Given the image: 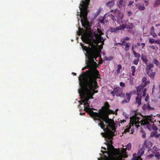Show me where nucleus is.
<instances>
[{
  "mask_svg": "<svg viewBox=\"0 0 160 160\" xmlns=\"http://www.w3.org/2000/svg\"><path fill=\"white\" fill-rule=\"evenodd\" d=\"M147 90L146 88H144L143 91V93L142 96L141 94H139L138 93L137 94V96L136 97V100H141V99H143V97H145L146 95V91Z\"/></svg>",
  "mask_w": 160,
  "mask_h": 160,
  "instance_id": "4468645a",
  "label": "nucleus"
},
{
  "mask_svg": "<svg viewBox=\"0 0 160 160\" xmlns=\"http://www.w3.org/2000/svg\"><path fill=\"white\" fill-rule=\"evenodd\" d=\"M146 80H147V78L146 77H144L142 78V80L143 82H146Z\"/></svg>",
  "mask_w": 160,
  "mask_h": 160,
  "instance_id": "de8ad7c7",
  "label": "nucleus"
},
{
  "mask_svg": "<svg viewBox=\"0 0 160 160\" xmlns=\"http://www.w3.org/2000/svg\"><path fill=\"white\" fill-rule=\"evenodd\" d=\"M142 61L144 62L147 65V67L146 68L145 71L147 74L152 79H154L156 72L153 69L154 65L152 63H150L148 64L147 62L148 61V59L146 58H144L143 57H141Z\"/></svg>",
  "mask_w": 160,
  "mask_h": 160,
  "instance_id": "423d86ee",
  "label": "nucleus"
},
{
  "mask_svg": "<svg viewBox=\"0 0 160 160\" xmlns=\"http://www.w3.org/2000/svg\"><path fill=\"white\" fill-rule=\"evenodd\" d=\"M155 40L153 38H150L149 39V42L152 44L155 42Z\"/></svg>",
  "mask_w": 160,
  "mask_h": 160,
  "instance_id": "e433bc0d",
  "label": "nucleus"
},
{
  "mask_svg": "<svg viewBox=\"0 0 160 160\" xmlns=\"http://www.w3.org/2000/svg\"><path fill=\"white\" fill-rule=\"evenodd\" d=\"M103 130L106 132L105 134L102 133L104 134L103 137L108 142L106 143L109 153L116 160H122L123 156H126L125 150L124 149L122 150L120 148L115 149L112 145V139L114 133L113 130L110 127H105Z\"/></svg>",
  "mask_w": 160,
  "mask_h": 160,
  "instance_id": "20e7f679",
  "label": "nucleus"
},
{
  "mask_svg": "<svg viewBox=\"0 0 160 160\" xmlns=\"http://www.w3.org/2000/svg\"><path fill=\"white\" fill-rule=\"evenodd\" d=\"M120 86L122 88H124L125 86V84L124 82H121L120 83Z\"/></svg>",
  "mask_w": 160,
  "mask_h": 160,
  "instance_id": "4c0bfd02",
  "label": "nucleus"
},
{
  "mask_svg": "<svg viewBox=\"0 0 160 160\" xmlns=\"http://www.w3.org/2000/svg\"><path fill=\"white\" fill-rule=\"evenodd\" d=\"M160 4V0H157L154 3L153 6L154 7H156Z\"/></svg>",
  "mask_w": 160,
  "mask_h": 160,
  "instance_id": "c85d7f7f",
  "label": "nucleus"
},
{
  "mask_svg": "<svg viewBox=\"0 0 160 160\" xmlns=\"http://www.w3.org/2000/svg\"><path fill=\"white\" fill-rule=\"evenodd\" d=\"M155 86L154 85L153 86V88H152V93H153V92H154V89H155Z\"/></svg>",
  "mask_w": 160,
  "mask_h": 160,
  "instance_id": "5fc2aeb1",
  "label": "nucleus"
},
{
  "mask_svg": "<svg viewBox=\"0 0 160 160\" xmlns=\"http://www.w3.org/2000/svg\"><path fill=\"white\" fill-rule=\"evenodd\" d=\"M110 111L111 113H112V114H114L115 113L112 110H110Z\"/></svg>",
  "mask_w": 160,
  "mask_h": 160,
  "instance_id": "052dcab7",
  "label": "nucleus"
},
{
  "mask_svg": "<svg viewBox=\"0 0 160 160\" xmlns=\"http://www.w3.org/2000/svg\"><path fill=\"white\" fill-rule=\"evenodd\" d=\"M145 125H146L147 128L149 130H151L152 129L154 131L158 130V128L154 123L152 124L150 123V124H148Z\"/></svg>",
  "mask_w": 160,
  "mask_h": 160,
  "instance_id": "f8f14e48",
  "label": "nucleus"
},
{
  "mask_svg": "<svg viewBox=\"0 0 160 160\" xmlns=\"http://www.w3.org/2000/svg\"><path fill=\"white\" fill-rule=\"evenodd\" d=\"M129 128H127V129H125V131L126 132H128V131H129Z\"/></svg>",
  "mask_w": 160,
  "mask_h": 160,
  "instance_id": "69168bd1",
  "label": "nucleus"
},
{
  "mask_svg": "<svg viewBox=\"0 0 160 160\" xmlns=\"http://www.w3.org/2000/svg\"><path fill=\"white\" fill-rule=\"evenodd\" d=\"M126 43V42L125 41H122V43L118 42L117 43L118 44H119L121 46H124L125 44Z\"/></svg>",
  "mask_w": 160,
  "mask_h": 160,
  "instance_id": "f704fd0d",
  "label": "nucleus"
},
{
  "mask_svg": "<svg viewBox=\"0 0 160 160\" xmlns=\"http://www.w3.org/2000/svg\"><path fill=\"white\" fill-rule=\"evenodd\" d=\"M154 43L160 45V41L158 40H155Z\"/></svg>",
  "mask_w": 160,
  "mask_h": 160,
  "instance_id": "a18cd8bd",
  "label": "nucleus"
},
{
  "mask_svg": "<svg viewBox=\"0 0 160 160\" xmlns=\"http://www.w3.org/2000/svg\"><path fill=\"white\" fill-rule=\"evenodd\" d=\"M155 156L158 159L160 158V155L158 153H157L155 155Z\"/></svg>",
  "mask_w": 160,
  "mask_h": 160,
  "instance_id": "58836bf2",
  "label": "nucleus"
},
{
  "mask_svg": "<svg viewBox=\"0 0 160 160\" xmlns=\"http://www.w3.org/2000/svg\"><path fill=\"white\" fill-rule=\"evenodd\" d=\"M136 103H137L138 105L139 106L141 104V101H136Z\"/></svg>",
  "mask_w": 160,
  "mask_h": 160,
  "instance_id": "37998d69",
  "label": "nucleus"
},
{
  "mask_svg": "<svg viewBox=\"0 0 160 160\" xmlns=\"http://www.w3.org/2000/svg\"><path fill=\"white\" fill-rule=\"evenodd\" d=\"M145 8L144 7V6L143 5H139V9L140 10H144L145 9Z\"/></svg>",
  "mask_w": 160,
  "mask_h": 160,
  "instance_id": "473e14b6",
  "label": "nucleus"
},
{
  "mask_svg": "<svg viewBox=\"0 0 160 160\" xmlns=\"http://www.w3.org/2000/svg\"><path fill=\"white\" fill-rule=\"evenodd\" d=\"M135 155H136L135 153H134L133 154V158L132 160H142L141 158V157L139 156H135Z\"/></svg>",
  "mask_w": 160,
  "mask_h": 160,
  "instance_id": "5701e85b",
  "label": "nucleus"
},
{
  "mask_svg": "<svg viewBox=\"0 0 160 160\" xmlns=\"http://www.w3.org/2000/svg\"><path fill=\"white\" fill-rule=\"evenodd\" d=\"M149 47L151 48H152V49H153V50H155V47L154 46H153V45Z\"/></svg>",
  "mask_w": 160,
  "mask_h": 160,
  "instance_id": "09e8293b",
  "label": "nucleus"
},
{
  "mask_svg": "<svg viewBox=\"0 0 160 160\" xmlns=\"http://www.w3.org/2000/svg\"><path fill=\"white\" fill-rule=\"evenodd\" d=\"M155 26L156 27H158V26H160V24H156L155 25Z\"/></svg>",
  "mask_w": 160,
  "mask_h": 160,
  "instance_id": "774afa93",
  "label": "nucleus"
},
{
  "mask_svg": "<svg viewBox=\"0 0 160 160\" xmlns=\"http://www.w3.org/2000/svg\"><path fill=\"white\" fill-rule=\"evenodd\" d=\"M113 91H114L115 94L117 97H122L123 94L122 90L120 87L114 88Z\"/></svg>",
  "mask_w": 160,
  "mask_h": 160,
  "instance_id": "9d476101",
  "label": "nucleus"
},
{
  "mask_svg": "<svg viewBox=\"0 0 160 160\" xmlns=\"http://www.w3.org/2000/svg\"><path fill=\"white\" fill-rule=\"evenodd\" d=\"M155 121L153 117H152V115H151L147 116H145L144 118L141 120V123L142 125H144L148 124H152Z\"/></svg>",
  "mask_w": 160,
  "mask_h": 160,
  "instance_id": "0eeeda50",
  "label": "nucleus"
},
{
  "mask_svg": "<svg viewBox=\"0 0 160 160\" xmlns=\"http://www.w3.org/2000/svg\"><path fill=\"white\" fill-rule=\"evenodd\" d=\"M126 44H125V51H128L129 50V47L130 46V42H128L126 43Z\"/></svg>",
  "mask_w": 160,
  "mask_h": 160,
  "instance_id": "393cba45",
  "label": "nucleus"
},
{
  "mask_svg": "<svg viewBox=\"0 0 160 160\" xmlns=\"http://www.w3.org/2000/svg\"><path fill=\"white\" fill-rule=\"evenodd\" d=\"M117 29H118V30H122V28H121V26L120 25V26L117 27Z\"/></svg>",
  "mask_w": 160,
  "mask_h": 160,
  "instance_id": "3c124183",
  "label": "nucleus"
},
{
  "mask_svg": "<svg viewBox=\"0 0 160 160\" xmlns=\"http://www.w3.org/2000/svg\"><path fill=\"white\" fill-rule=\"evenodd\" d=\"M88 66L82 68V70L86 68L89 69L82 74L80 75L78 78L79 85L81 88L78 90L81 100H89L93 98L94 94L97 93L98 88L97 79L100 78V75L99 71L96 69L88 68Z\"/></svg>",
  "mask_w": 160,
  "mask_h": 160,
  "instance_id": "f257e3e1",
  "label": "nucleus"
},
{
  "mask_svg": "<svg viewBox=\"0 0 160 160\" xmlns=\"http://www.w3.org/2000/svg\"><path fill=\"white\" fill-rule=\"evenodd\" d=\"M121 27L122 30L124 29L126 27V26L125 24H122V25H120Z\"/></svg>",
  "mask_w": 160,
  "mask_h": 160,
  "instance_id": "a19ab883",
  "label": "nucleus"
},
{
  "mask_svg": "<svg viewBox=\"0 0 160 160\" xmlns=\"http://www.w3.org/2000/svg\"><path fill=\"white\" fill-rule=\"evenodd\" d=\"M136 68L135 66H132L131 67V71L132 72V75L133 76H135V72L136 71Z\"/></svg>",
  "mask_w": 160,
  "mask_h": 160,
  "instance_id": "b1692460",
  "label": "nucleus"
},
{
  "mask_svg": "<svg viewBox=\"0 0 160 160\" xmlns=\"http://www.w3.org/2000/svg\"><path fill=\"white\" fill-rule=\"evenodd\" d=\"M111 32H115L118 30V29H117V27L116 28H112L111 29Z\"/></svg>",
  "mask_w": 160,
  "mask_h": 160,
  "instance_id": "c9c22d12",
  "label": "nucleus"
},
{
  "mask_svg": "<svg viewBox=\"0 0 160 160\" xmlns=\"http://www.w3.org/2000/svg\"><path fill=\"white\" fill-rule=\"evenodd\" d=\"M84 31V30L83 29L79 28L78 31L77 32V33L78 35H80L83 33Z\"/></svg>",
  "mask_w": 160,
  "mask_h": 160,
  "instance_id": "aec40b11",
  "label": "nucleus"
},
{
  "mask_svg": "<svg viewBox=\"0 0 160 160\" xmlns=\"http://www.w3.org/2000/svg\"><path fill=\"white\" fill-rule=\"evenodd\" d=\"M92 59L91 60H90L88 61L87 63V65L88 66V68H91L93 66H96L97 65V63L96 62L94 61L93 60L94 58H91Z\"/></svg>",
  "mask_w": 160,
  "mask_h": 160,
  "instance_id": "9b49d317",
  "label": "nucleus"
},
{
  "mask_svg": "<svg viewBox=\"0 0 160 160\" xmlns=\"http://www.w3.org/2000/svg\"><path fill=\"white\" fill-rule=\"evenodd\" d=\"M141 44L142 45V48H143L144 46H145V44L144 43H141Z\"/></svg>",
  "mask_w": 160,
  "mask_h": 160,
  "instance_id": "864d4df0",
  "label": "nucleus"
},
{
  "mask_svg": "<svg viewBox=\"0 0 160 160\" xmlns=\"http://www.w3.org/2000/svg\"><path fill=\"white\" fill-rule=\"evenodd\" d=\"M122 68V66L121 64H119L118 65V69L117 70V74H119L120 72V70Z\"/></svg>",
  "mask_w": 160,
  "mask_h": 160,
  "instance_id": "7c9ffc66",
  "label": "nucleus"
},
{
  "mask_svg": "<svg viewBox=\"0 0 160 160\" xmlns=\"http://www.w3.org/2000/svg\"><path fill=\"white\" fill-rule=\"evenodd\" d=\"M102 148L103 149H104V150H106V148H104L103 147H102Z\"/></svg>",
  "mask_w": 160,
  "mask_h": 160,
  "instance_id": "338daca9",
  "label": "nucleus"
},
{
  "mask_svg": "<svg viewBox=\"0 0 160 160\" xmlns=\"http://www.w3.org/2000/svg\"><path fill=\"white\" fill-rule=\"evenodd\" d=\"M156 149H157V148H156V147H154L153 148V150H155L156 151H157V150H156Z\"/></svg>",
  "mask_w": 160,
  "mask_h": 160,
  "instance_id": "13d9d810",
  "label": "nucleus"
},
{
  "mask_svg": "<svg viewBox=\"0 0 160 160\" xmlns=\"http://www.w3.org/2000/svg\"><path fill=\"white\" fill-rule=\"evenodd\" d=\"M124 0H120L118 2V7H119V5H121L122 3L123 2H125V1H123Z\"/></svg>",
  "mask_w": 160,
  "mask_h": 160,
  "instance_id": "72a5a7b5",
  "label": "nucleus"
},
{
  "mask_svg": "<svg viewBox=\"0 0 160 160\" xmlns=\"http://www.w3.org/2000/svg\"><path fill=\"white\" fill-rule=\"evenodd\" d=\"M143 89V86L142 85H140L138 86L137 88V92L138 93H139L142 91Z\"/></svg>",
  "mask_w": 160,
  "mask_h": 160,
  "instance_id": "4be33fe9",
  "label": "nucleus"
},
{
  "mask_svg": "<svg viewBox=\"0 0 160 160\" xmlns=\"http://www.w3.org/2000/svg\"><path fill=\"white\" fill-rule=\"evenodd\" d=\"M142 86H143V88H144L147 85V83L146 82H145L143 84L142 83Z\"/></svg>",
  "mask_w": 160,
  "mask_h": 160,
  "instance_id": "8fccbe9b",
  "label": "nucleus"
},
{
  "mask_svg": "<svg viewBox=\"0 0 160 160\" xmlns=\"http://www.w3.org/2000/svg\"><path fill=\"white\" fill-rule=\"evenodd\" d=\"M80 45L81 46L82 48V47H83V46H85L82 43H80Z\"/></svg>",
  "mask_w": 160,
  "mask_h": 160,
  "instance_id": "bf43d9fd",
  "label": "nucleus"
},
{
  "mask_svg": "<svg viewBox=\"0 0 160 160\" xmlns=\"http://www.w3.org/2000/svg\"><path fill=\"white\" fill-rule=\"evenodd\" d=\"M154 28L153 27H152L151 28V31H154Z\"/></svg>",
  "mask_w": 160,
  "mask_h": 160,
  "instance_id": "e2e57ef3",
  "label": "nucleus"
},
{
  "mask_svg": "<svg viewBox=\"0 0 160 160\" xmlns=\"http://www.w3.org/2000/svg\"><path fill=\"white\" fill-rule=\"evenodd\" d=\"M131 146H132V144L131 143H129L127 144V145L126 147L125 148H123L121 150H122V149H124L125 150V152H126L125 153L126 154V156L125 155V156H123L122 158H126L128 157V155L127 154L126 150H130V149L131 148Z\"/></svg>",
  "mask_w": 160,
  "mask_h": 160,
  "instance_id": "f3484780",
  "label": "nucleus"
},
{
  "mask_svg": "<svg viewBox=\"0 0 160 160\" xmlns=\"http://www.w3.org/2000/svg\"><path fill=\"white\" fill-rule=\"evenodd\" d=\"M150 34L153 38H156L157 37V35L154 31H150Z\"/></svg>",
  "mask_w": 160,
  "mask_h": 160,
  "instance_id": "c756f323",
  "label": "nucleus"
},
{
  "mask_svg": "<svg viewBox=\"0 0 160 160\" xmlns=\"http://www.w3.org/2000/svg\"><path fill=\"white\" fill-rule=\"evenodd\" d=\"M133 94V93L132 91L130 92L129 93L127 92L125 94L123 93L122 97L124 99H127V100H130Z\"/></svg>",
  "mask_w": 160,
  "mask_h": 160,
  "instance_id": "ddd939ff",
  "label": "nucleus"
},
{
  "mask_svg": "<svg viewBox=\"0 0 160 160\" xmlns=\"http://www.w3.org/2000/svg\"><path fill=\"white\" fill-rule=\"evenodd\" d=\"M145 2L146 3V6H147L148 5V1H145Z\"/></svg>",
  "mask_w": 160,
  "mask_h": 160,
  "instance_id": "4d7b16f0",
  "label": "nucleus"
},
{
  "mask_svg": "<svg viewBox=\"0 0 160 160\" xmlns=\"http://www.w3.org/2000/svg\"><path fill=\"white\" fill-rule=\"evenodd\" d=\"M126 120H123L122 121H121L120 122L121 123H122V122L124 123V122H126Z\"/></svg>",
  "mask_w": 160,
  "mask_h": 160,
  "instance_id": "0e129e2a",
  "label": "nucleus"
},
{
  "mask_svg": "<svg viewBox=\"0 0 160 160\" xmlns=\"http://www.w3.org/2000/svg\"><path fill=\"white\" fill-rule=\"evenodd\" d=\"M87 32L83 34L81 37L82 40L85 43L88 44L91 47L83 46L82 49L86 52L90 58H95V60L99 56V52L97 45L98 43L94 37L95 34L91 32V27L90 29L85 28Z\"/></svg>",
  "mask_w": 160,
  "mask_h": 160,
  "instance_id": "7ed1b4c3",
  "label": "nucleus"
},
{
  "mask_svg": "<svg viewBox=\"0 0 160 160\" xmlns=\"http://www.w3.org/2000/svg\"><path fill=\"white\" fill-rule=\"evenodd\" d=\"M111 94L112 95V96H115V92L114 91H112L111 92Z\"/></svg>",
  "mask_w": 160,
  "mask_h": 160,
  "instance_id": "603ef678",
  "label": "nucleus"
},
{
  "mask_svg": "<svg viewBox=\"0 0 160 160\" xmlns=\"http://www.w3.org/2000/svg\"><path fill=\"white\" fill-rule=\"evenodd\" d=\"M139 60V58H137L133 61V63L135 65H137L138 64Z\"/></svg>",
  "mask_w": 160,
  "mask_h": 160,
  "instance_id": "2f4dec72",
  "label": "nucleus"
},
{
  "mask_svg": "<svg viewBox=\"0 0 160 160\" xmlns=\"http://www.w3.org/2000/svg\"><path fill=\"white\" fill-rule=\"evenodd\" d=\"M149 98V96L147 94V96L145 98V100H148Z\"/></svg>",
  "mask_w": 160,
  "mask_h": 160,
  "instance_id": "49530a36",
  "label": "nucleus"
},
{
  "mask_svg": "<svg viewBox=\"0 0 160 160\" xmlns=\"http://www.w3.org/2000/svg\"><path fill=\"white\" fill-rule=\"evenodd\" d=\"M98 32L97 34L93 32L95 34V36L94 37L95 40L97 42L98 44V42H102V44H104V39L101 37V35L103 34V33L102 32L101 30L99 29L98 28L97 29ZM92 32H93L92 31ZM98 46V44L97 45V47Z\"/></svg>",
  "mask_w": 160,
  "mask_h": 160,
  "instance_id": "6e6552de",
  "label": "nucleus"
},
{
  "mask_svg": "<svg viewBox=\"0 0 160 160\" xmlns=\"http://www.w3.org/2000/svg\"><path fill=\"white\" fill-rule=\"evenodd\" d=\"M129 101H122L121 102V103L124 104L125 103H128L129 102Z\"/></svg>",
  "mask_w": 160,
  "mask_h": 160,
  "instance_id": "c03bdc74",
  "label": "nucleus"
},
{
  "mask_svg": "<svg viewBox=\"0 0 160 160\" xmlns=\"http://www.w3.org/2000/svg\"><path fill=\"white\" fill-rule=\"evenodd\" d=\"M106 5L108 7L110 8L112 7L114 5V1H111L107 2L106 3Z\"/></svg>",
  "mask_w": 160,
  "mask_h": 160,
  "instance_id": "6ab92c4d",
  "label": "nucleus"
},
{
  "mask_svg": "<svg viewBox=\"0 0 160 160\" xmlns=\"http://www.w3.org/2000/svg\"><path fill=\"white\" fill-rule=\"evenodd\" d=\"M134 3V1H130L129 2V3H128V6H131Z\"/></svg>",
  "mask_w": 160,
  "mask_h": 160,
  "instance_id": "79ce46f5",
  "label": "nucleus"
},
{
  "mask_svg": "<svg viewBox=\"0 0 160 160\" xmlns=\"http://www.w3.org/2000/svg\"><path fill=\"white\" fill-rule=\"evenodd\" d=\"M85 114V112H83V113L80 112V115H84Z\"/></svg>",
  "mask_w": 160,
  "mask_h": 160,
  "instance_id": "6e6d98bb",
  "label": "nucleus"
},
{
  "mask_svg": "<svg viewBox=\"0 0 160 160\" xmlns=\"http://www.w3.org/2000/svg\"><path fill=\"white\" fill-rule=\"evenodd\" d=\"M142 109L148 111L153 110L154 109V108L151 107L148 103L147 104H144L142 106Z\"/></svg>",
  "mask_w": 160,
  "mask_h": 160,
  "instance_id": "2eb2a0df",
  "label": "nucleus"
},
{
  "mask_svg": "<svg viewBox=\"0 0 160 160\" xmlns=\"http://www.w3.org/2000/svg\"><path fill=\"white\" fill-rule=\"evenodd\" d=\"M151 137H155L156 138H158L160 136V134L158 131H155L152 132L150 135Z\"/></svg>",
  "mask_w": 160,
  "mask_h": 160,
  "instance_id": "dca6fc26",
  "label": "nucleus"
},
{
  "mask_svg": "<svg viewBox=\"0 0 160 160\" xmlns=\"http://www.w3.org/2000/svg\"><path fill=\"white\" fill-rule=\"evenodd\" d=\"M152 147V142L150 141L145 142L144 144L142 146L143 148H149Z\"/></svg>",
  "mask_w": 160,
  "mask_h": 160,
  "instance_id": "a211bd4d",
  "label": "nucleus"
},
{
  "mask_svg": "<svg viewBox=\"0 0 160 160\" xmlns=\"http://www.w3.org/2000/svg\"><path fill=\"white\" fill-rule=\"evenodd\" d=\"M85 1L82 0L80 4L79 8L80 10V13L78 12L77 16L79 15L81 18V22L82 26L87 29H90V27L92 26V22H89L88 20L87 17L88 10V3L90 0H85Z\"/></svg>",
  "mask_w": 160,
  "mask_h": 160,
  "instance_id": "39448f33",
  "label": "nucleus"
},
{
  "mask_svg": "<svg viewBox=\"0 0 160 160\" xmlns=\"http://www.w3.org/2000/svg\"><path fill=\"white\" fill-rule=\"evenodd\" d=\"M129 39L130 38L129 37H126L123 38V41H125L129 40Z\"/></svg>",
  "mask_w": 160,
  "mask_h": 160,
  "instance_id": "ea45409f",
  "label": "nucleus"
},
{
  "mask_svg": "<svg viewBox=\"0 0 160 160\" xmlns=\"http://www.w3.org/2000/svg\"><path fill=\"white\" fill-rule=\"evenodd\" d=\"M144 153V148L142 147L141 149H140L138 152V156L141 157Z\"/></svg>",
  "mask_w": 160,
  "mask_h": 160,
  "instance_id": "412c9836",
  "label": "nucleus"
},
{
  "mask_svg": "<svg viewBox=\"0 0 160 160\" xmlns=\"http://www.w3.org/2000/svg\"><path fill=\"white\" fill-rule=\"evenodd\" d=\"M126 28L129 29H132L133 28V24L132 23H128L126 26Z\"/></svg>",
  "mask_w": 160,
  "mask_h": 160,
  "instance_id": "a878e982",
  "label": "nucleus"
},
{
  "mask_svg": "<svg viewBox=\"0 0 160 160\" xmlns=\"http://www.w3.org/2000/svg\"><path fill=\"white\" fill-rule=\"evenodd\" d=\"M80 105L83 104L84 110L88 113L92 118H93L94 120H98L99 122L98 125L101 128L104 129L105 127H110L113 131L116 128L114 125L113 121L111 119L109 118L108 115L106 113V111L109 109L110 105L107 102L105 103L104 106L102 107L100 110L99 113L94 112L89 107L88 101H78Z\"/></svg>",
  "mask_w": 160,
  "mask_h": 160,
  "instance_id": "f03ea898",
  "label": "nucleus"
},
{
  "mask_svg": "<svg viewBox=\"0 0 160 160\" xmlns=\"http://www.w3.org/2000/svg\"><path fill=\"white\" fill-rule=\"evenodd\" d=\"M133 52L135 57L137 58H139L140 57V55L139 53H137L135 51H133Z\"/></svg>",
  "mask_w": 160,
  "mask_h": 160,
  "instance_id": "bb28decb",
  "label": "nucleus"
},
{
  "mask_svg": "<svg viewBox=\"0 0 160 160\" xmlns=\"http://www.w3.org/2000/svg\"><path fill=\"white\" fill-rule=\"evenodd\" d=\"M130 122L132 125L133 126L134 124L135 127L138 128L140 126L139 125V123H141V121H139V119H140L136 116H134L132 117H131Z\"/></svg>",
  "mask_w": 160,
  "mask_h": 160,
  "instance_id": "1a4fd4ad",
  "label": "nucleus"
},
{
  "mask_svg": "<svg viewBox=\"0 0 160 160\" xmlns=\"http://www.w3.org/2000/svg\"><path fill=\"white\" fill-rule=\"evenodd\" d=\"M130 84L131 85H133V83L132 81L130 80Z\"/></svg>",
  "mask_w": 160,
  "mask_h": 160,
  "instance_id": "680f3d73",
  "label": "nucleus"
},
{
  "mask_svg": "<svg viewBox=\"0 0 160 160\" xmlns=\"http://www.w3.org/2000/svg\"><path fill=\"white\" fill-rule=\"evenodd\" d=\"M153 62L156 65V66H158L159 65V62L158 61L155 59H154L153 60Z\"/></svg>",
  "mask_w": 160,
  "mask_h": 160,
  "instance_id": "cd10ccee",
  "label": "nucleus"
}]
</instances>
